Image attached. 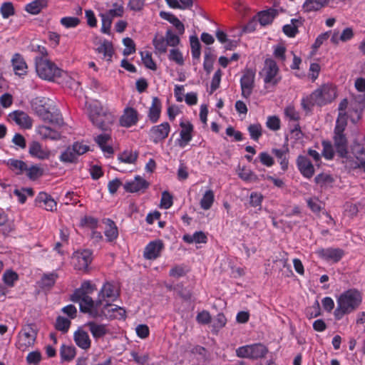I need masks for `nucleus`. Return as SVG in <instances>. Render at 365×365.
Masks as SVG:
<instances>
[{
	"label": "nucleus",
	"mask_w": 365,
	"mask_h": 365,
	"mask_svg": "<svg viewBox=\"0 0 365 365\" xmlns=\"http://www.w3.org/2000/svg\"><path fill=\"white\" fill-rule=\"evenodd\" d=\"M336 97V88L327 83L314 90L310 95L302 98L301 106L305 111H311L314 106H323L331 103Z\"/></svg>",
	"instance_id": "1"
},
{
	"label": "nucleus",
	"mask_w": 365,
	"mask_h": 365,
	"mask_svg": "<svg viewBox=\"0 0 365 365\" xmlns=\"http://www.w3.org/2000/svg\"><path fill=\"white\" fill-rule=\"evenodd\" d=\"M362 302V295L356 289H348L341 293L336 300V308L334 312L336 320L341 319L356 310Z\"/></svg>",
	"instance_id": "2"
},
{
	"label": "nucleus",
	"mask_w": 365,
	"mask_h": 365,
	"mask_svg": "<svg viewBox=\"0 0 365 365\" xmlns=\"http://www.w3.org/2000/svg\"><path fill=\"white\" fill-rule=\"evenodd\" d=\"M88 116L93 124L102 130H108L116 119L113 113L97 106L91 108Z\"/></svg>",
	"instance_id": "3"
},
{
	"label": "nucleus",
	"mask_w": 365,
	"mask_h": 365,
	"mask_svg": "<svg viewBox=\"0 0 365 365\" xmlns=\"http://www.w3.org/2000/svg\"><path fill=\"white\" fill-rule=\"evenodd\" d=\"M259 76L262 78L267 86L276 87L282 81L279 68L273 58H267L264 60L263 67L259 72Z\"/></svg>",
	"instance_id": "4"
},
{
	"label": "nucleus",
	"mask_w": 365,
	"mask_h": 365,
	"mask_svg": "<svg viewBox=\"0 0 365 365\" xmlns=\"http://www.w3.org/2000/svg\"><path fill=\"white\" fill-rule=\"evenodd\" d=\"M347 125V123L344 121V118L339 117L336 119V125L334 130V147L339 157H345L348 153V139L344 130Z\"/></svg>",
	"instance_id": "5"
},
{
	"label": "nucleus",
	"mask_w": 365,
	"mask_h": 365,
	"mask_svg": "<svg viewBox=\"0 0 365 365\" xmlns=\"http://www.w3.org/2000/svg\"><path fill=\"white\" fill-rule=\"evenodd\" d=\"M38 329L34 324H28L22 327L17 335L16 347L21 351H26L32 348L36 341Z\"/></svg>",
	"instance_id": "6"
},
{
	"label": "nucleus",
	"mask_w": 365,
	"mask_h": 365,
	"mask_svg": "<svg viewBox=\"0 0 365 365\" xmlns=\"http://www.w3.org/2000/svg\"><path fill=\"white\" fill-rule=\"evenodd\" d=\"M35 63L36 73L41 78L53 81L61 76V70L48 58L36 57Z\"/></svg>",
	"instance_id": "7"
},
{
	"label": "nucleus",
	"mask_w": 365,
	"mask_h": 365,
	"mask_svg": "<svg viewBox=\"0 0 365 365\" xmlns=\"http://www.w3.org/2000/svg\"><path fill=\"white\" fill-rule=\"evenodd\" d=\"M51 125H38L36 128L37 134L42 140H58L61 138V128L63 126L62 118L57 117L50 120Z\"/></svg>",
	"instance_id": "8"
},
{
	"label": "nucleus",
	"mask_w": 365,
	"mask_h": 365,
	"mask_svg": "<svg viewBox=\"0 0 365 365\" xmlns=\"http://www.w3.org/2000/svg\"><path fill=\"white\" fill-rule=\"evenodd\" d=\"M80 310L87 313L94 319H103L105 317L106 303L98 298L94 302L91 297H86L84 302H80Z\"/></svg>",
	"instance_id": "9"
},
{
	"label": "nucleus",
	"mask_w": 365,
	"mask_h": 365,
	"mask_svg": "<svg viewBox=\"0 0 365 365\" xmlns=\"http://www.w3.org/2000/svg\"><path fill=\"white\" fill-rule=\"evenodd\" d=\"M242 73L240 80L241 96L245 99H249L255 87L256 71L252 68H245Z\"/></svg>",
	"instance_id": "10"
},
{
	"label": "nucleus",
	"mask_w": 365,
	"mask_h": 365,
	"mask_svg": "<svg viewBox=\"0 0 365 365\" xmlns=\"http://www.w3.org/2000/svg\"><path fill=\"white\" fill-rule=\"evenodd\" d=\"M170 130V125L168 122L154 125L149 130V138L155 144L163 143L168 137Z\"/></svg>",
	"instance_id": "11"
},
{
	"label": "nucleus",
	"mask_w": 365,
	"mask_h": 365,
	"mask_svg": "<svg viewBox=\"0 0 365 365\" xmlns=\"http://www.w3.org/2000/svg\"><path fill=\"white\" fill-rule=\"evenodd\" d=\"M120 295V291L114 284L106 282L101 287L98 298L105 303L115 301Z\"/></svg>",
	"instance_id": "12"
},
{
	"label": "nucleus",
	"mask_w": 365,
	"mask_h": 365,
	"mask_svg": "<svg viewBox=\"0 0 365 365\" xmlns=\"http://www.w3.org/2000/svg\"><path fill=\"white\" fill-rule=\"evenodd\" d=\"M96 289V287L91 281L87 280L82 282L81 287L76 289L71 295V299L74 302H84L86 297H90L89 294H92Z\"/></svg>",
	"instance_id": "13"
},
{
	"label": "nucleus",
	"mask_w": 365,
	"mask_h": 365,
	"mask_svg": "<svg viewBox=\"0 0 365 365\" xmlns=\"http://www.w3.org/2000/svg\"><path fill=\"white\" fill-rule=\"evenodd\" d=\"M180 127V138L178 140V143L180 148H185L192 139L194 126L189 120H181Z\"/></svg>",
	"instance_id": "14"
},
{
	"label": "nucleus",
	"mask_w": 365,
	"mask_h": 365,
	"mask_svg": "<svg viewBox=\"0 0 365 365\" xmlns=\"http://www.w3.org/2000/svg\"><path fill=\"white\" fill-rule=\"evenodd\" d=\"M317 255L322 259L336 263L341 259L344 255V251L340 248H320L317 250Z\"/></svg>",
	"instance_id": "15"
},
{
	"label": "nucleus",
	"mask_w": 365,
	"mask_h": 365,
	"mask_svg": "<svg viewBox=\"0 0 365 365\" xmlns=\"http://www.w3.org/2000/svg\"><path fill=\"white\" fill-rule=\"evenodd\" d=\"M138 112L132 107H125L122 115L120 117L119 123L122 127L130 128L138 122Z\"/></svg>",
	"instance_id": "16"
},
{
	"label": "nucleus",
	"mask_w": 365,
	"mask_h": 365,
	"mask_svg": "<svg viewBox=\"0 0 365 365\" xmlns=\"http://www.w3.org/2000/svg\"><path fill=\"white\" fill-rule=\"evenodd\" d=\"M29 153L31 156L39 160H47L51 155V152L47 147H43L39 142L35 140L29 144Z\"/></svg>",
	"instance_id": "17"
},
{
	"label": "nucleus",
	"mask_w": 365,
	"mask_h": 365,
	"mask_svg": "<svg viewBox=\"0 0 365 365\" xmlns=\"http://www.w3.org/2000/svg\"><path fill=\"white\" fill-rule=\"evenodd\" d=\"M73 258L76 260V269L78 270L86 269L92 262V252L89 250H84L75 252Z\"/></svg>",
	"instance_id": "18"
},
{
	"label": "nucleus",
	"mask_w": 365,
	"mask_h": 365,
	"mask_svg": "<svg viewBox=\"0 0 365 365\" xmlns=\"http://www.w3.org/2000/svg\"><path fill=\"white\" fill-rule=\"evenodd\" d=\"M297 166L300 173L306 178H311L315 172L314 167L309 159L304 155H299Z\"/></svg>",
	"instance_id": "19"
},
{
	"label": "nucleus",
	"mask_w": 365,
	"mask_h": 365,
	"mask_svg": "<svg viewBox=\"0 0 365 365\" xmlns=\"http://www.w3.org/2000/svg\"><path fill=\"white\" fill-rule=\"evenodd\" d=\"M10 120L14 121L22 128L29 129L32 127V120L29 115L22 110H15L9 115Z\"/></svg>",
	"instance_id": "20"
},
{
	"label": "nucleus",
	"mask_w": 365,
	"mask_h": 365,
	"mask_svg": "<svg viewBox=\"0 0 365 365\" xmlns=\"http://www.w3.org/2000/svg\"><path fill=\"white\" fill-rule=\"evenodd\" d=\"M85 326L88 327L95 340H98L110 334L108 326L105 324H99L96 322H88Z\"/></svg>",
	"instance_id": "21"
},
{
	"label": "nucleus",
	"mask_w": 365,
	"mask_h": 365,
	"mask_svg": "<svg viewBox=\"0 0 365 365\" xmlns=\"http://www.w3.org/2000/svg\"><path fill=\"white\" fill-rule=\"evenodd\" d=\"M163 248V244L160 240L152 241L145 247L143 257L146 259H155L160 255Z\"/></svg>",
	"instance_id": "22"
},
{
	"label": "nucleus",
	"mask_w": 365,
	"mask_h": 365,
	"mask_svg": "<svg viewBox=\"0 0 365 365\" xmlns=\"http://www.w3.org/2000/svg\"><path fill=\"white\" fill-rule=\"evenodd\" d=\"M38 205L47 211L53 212L56 210L57 203L52 197L45 192L38 193L36 198Z\"/></svg>",
	"instance_id": "23"
},
{
	"label": "nucleus",
	"mask_w": 365,
	"mask_h": 365,
	"mask_svg": "<svg viewBox=\"0 0 365 365\" xmlns=\"http://www.w3.org/2000/svg\"><path fill=\"white\" fill-rule=\"evenodd\" d=\"M104 318L108 319H125L126 312L124 308L110 304L106 303V311Z\"/></svg>",
	"instance_id": "24"
},
{
	"label": "nucleus",
	"mask_w": 365,
	"mask_h": 365,
	"mask_svg": "<svg viewBox=\"0 0 365 365\" xmlns=\"http://www.w3.org/2000/svg\"><path fill=\"white\" fill-rule=\"evenodd\" d=\"M73 340L76 344L81 349L86 351L91 346V340L87 331L78 328L73 333Z\"/></svg>",
	"instance_id": "25"
},
{
	"label": "nucleus",
	"mask_w": 365,
	"mask_h": 365,
	"mask_svg": "<svg viewBox=\"0 0 365 365\" xmlns=\"http://www.w3.org/2000/svg\"><path fill=\"white\" fill-rule=\"evenodd\" d=\"M149 186V183L140 175L135 177L134 180L127 182L124 185V188L127 192H136L145 191Z\"/></svg>",
	"instance_id": "26"
},
{
	"label": "nucleus",
	"mask_w": 365,
	"mask_h": 365,
	"mask_svg": "<svg viewBox=\"0 0 365 365\" xmlns=\"http://www.w3.org/2000/svg\"><path fill=\"white\" fill-rule=\"evenodd\" d=\"M125 9L123 4L113 3L112 8L106 12H101L98 16L113 22L114 18L122 17L124 15Z\"/></svg>",
	"instance_id": "27"
},
{
	"label": "nucleus",
	"mask_w": 365,
	"mask_h": 365,
	"mask_svg": "<svg viewBox=\"0 0 365 365\" xmlns=\"http://www.w3.org/2000/svg\"><path fill=\"white\" fill-rule=\"evenodd\" d=\"M94 140L98 145L101 148V150L104 153V154H106L108 156L113 154V148L112 145L108 143L109 141L111 140V136L110 134H100L97 135Z\"/></svg>",
	"instance_id": "28"
},
{
	"label": "nucleus",
	"mask_w": 365,
	"mask_h": 365,
	"mask_svg": "<svg viewBox=\"0 0 365 365\" xmlns=\"http://www.w3.org/2000/svg\"><path fill=\"white\" fill-rule=\"evenodd\" d=\"M161 108L162 103L158 97H153L148 114V118L152 123H157L160 119Z\"/></svg>",
	"instance_id": "29"
},
{
	"label": "nucleus",
	"mask_w": 365,
	"mask_h": 365,
	"mask_svg": "<svg viewBox=\"0 0 365 365\" xmlns=\"http://www.w3.org/2000/svg\"><path fill=\"white\" fill-rule=\"evenodd\" d=\"M329 0H305L302 4V11L304 13L320 11L327 6Z\"/></svg>",
	"instance_id": "30"
},
{
	"label": "nucleus",
	"mask_w": 365,
	"mask_h": 365,
	"mask_svg": "<svg viewBox=\"0 0 365 365\" xmlns=\"http://www.w3.org/2000/svg\"><path fill=\"white\" fill-rule=\"evenodd\" d=\"M361 154L364 155V157H356L355 160L348 155L345 157L340 158L343 159V163H344L345 166L349 169L364 168L365 164V151L364 148L361 150Z\"/></svg>",
	"instance_id": "31"
},
{
	"label": "nucleus",
	"mask_w": 365,
	"mask_h": 365,
	"mask_svg": "<svg viewBox=\"0 0 365 365\" xmlns=\"http://www.w3.org/2000/svg\"><path fill=\"white\" fill-rule=\"evenodd\" d=\"M303 24V20L299 19H292L290 24H286L282 27L284 34L289 37L294 38L299 33L298 28Z\"/></svg>",
	"instance_id": "32"
},
{
	"label": "nucleus",
	"mask_w": 365,
	"mask_h": 365,
	"mask_svg": "<svg viewBox=\"0 0 365 365\" xmlns=\"http://www.w3.org/2000/svg\"><path fill=\"white\" fill-rule=\"evenodd\" d=\"M11 62L14 71L16 75H24L27 72V64L21 54L15 53Z\"/></svg>",
	"instance_id": "33"
},
{
	"label": "nucleus",
	"mask_w": 365,
	"mask_h": 365,
	"mask_svg": "<svg viewBox=\"0 0 365 365\" xmlns=\"http://www.w3.org/2000/svg\"><path fill=\"white\" fill-rule=\"evenodd\" d=\"M277 14L278 12L274 9L262 11L257 14L258 21L262 26H267L272 23Z\"/></svg>",
	"instance_id": "34"
},
{
	"label": "nucleus",
	"mask_w": 365,
	"mask_h": 365,
	"mask_svg": "<svg viewBox=\"0 0 365 365\" xmlns=\"http://www.w3.org/2000/svg\"><path fill=\"white\" fill-rule=\"evenodd\" d=\"M104 222L106 225L104 234L107 241L113 242L118 237V230L115 223L109 218L106 219Z\"/></svg>",
	"instance_id": "35"
},
{
	"label": "nucleus",
	"mask_w": 365,
	"mask_h": 365,
	"mask_svg": "<svg viewBox=\"0 0 365 365\" xmlns=\"http://www.w3.org/2000/svg\"><path fill=\"white\" fill-rule=\"evenodd\" d=\"M272 153L278 159L281 168L283 171H286L288 169L289 165V150L288 148L277 149L274 148L272 150Z\"/></svg>",
	"instance_id": "36"
},
{
	"label": "nucleus",
	"mask_w": 365,
	"mask_h": 365,
	"mask_svg": "<svg viewBox=\"0 0 365 365\" xmlns=\"http://www.w3.org/2000/svg\"><path fill=\"white\" fill-rule=\"evenodd\" d=\"M48 6V0H34L25 6V10L31 14H38Z\"/></svg>",
	"instance_id": "37"
},
{
	"label": "nucleus",
	"mask_w": 365,
	"mask_h": 365,
	"mask_svg": "<svg viewBox=\"0 0 365 365\" xmlns=\"http://www.w3.org/2000/svg\"><path fill=\"white\" fill-rule=\"evenodd\" d=\"M315 182L321 187H331L335 182L332 175L327 173H322L317 175L314 178Z\"/></svg>",
	"instance_id": "38"
},
{
	"label": "nucleus",
	"mask_w": 365,
	"mask_h": 365,
	"mask_svg": "<svg viewBox=\"0 0 365 365\" xmlns=\"http://www.w3.org/2000/svg\"><path fill=\"white\" fill-rule=\"evenodd\" d=\"M190 47H191V53L193 58V63L197 64L200 61V58L201 55L200 51V43L199 39L195 36H192L190 38Z\"/></svg>",
	"instance_id": "39"
},
{
	"label": "nucleus",
	"mask_w": 365,
	"mask_h": 365,
	"mask_svg": "<svg viewBox=\"0 0 365 365\" xmlns=\"http://www.w3.org/2000/svg\"><path fill=\"white\" fill-rule=\"evenodd\" d=\"M7 166L17 175L23 174L27 170V165L25 162L16 160L9 159L6 162Z\"/></svg>",
	"instance_id": "40"
},
{
	"label": "nucleus",
	"mask_w": 365,
	"mask_h": 365,
	"mask_svg": "<svg viewBox=\"0 0 365 365\" xmlns=\"http://www.w3.org/2000/svg\"><path fill=\"white\" fill-rule=\"evenodd\" d=\"M250 359L263 358L268 352L267 348L262 344H250Z\"/></svg>",
	"instance_id": "41"
},
{
	"label": "nucleus",
	"mask_w": 365,
	"mask_h": 365,
	"mask_svg": "<svg viewBox=\"0 0 365 365\" xmlns=\"http://www.w3.org/2000/svg\"><path fill=\"white\" fill-rule=\"evenodd\" d=\"M138 157V153L132 150H125L119 154L118 159L121 163L135 164Z\"/></svg>",
	"instance_id": "42"
},
{
	"label": "nucleus",
	"mask_w": 365,
	"mask_h": 365,
	"mask_svg": "<svg viewBox=\"0 0 365 365\" xmlns=\"http://www.w3.org/2000/svg\"><path fill=\"white\" fill-rule=\"evenodd\" d=\"M182 240L187 243H206L207 241V237L206 235L202 232H195L193 235H184L182 237Z\"/></svg>",
	"instance_id": "43"
},
{
	"label": "nucleus",
	"mask_w": 365,
	"mask_h": 365,
	"mask_svg": "<svg viewBox=\"0 0 365 365\" xmlns=\"http://www.w3.org/2000/svg\"><path fill=\"white\" fill-rule=\"evenodd\" d=\"M160 16L172 24L178 31L180 34H182L184 33L185 27L183 24L175 15L169 13L161 12Z\"/></svg>",
	"instance_id": "44"
},
{
	"label": "nucleus",
	"mask_w": 365,
	"mask_h": 365,
	"mask_svg": "<svg viewBox=\"0 0 365 365\" xmlns=\"http://www.w3.org/2000/svg\"><path fill=\"white\" fill-rule=\"evenodd\" d=\"M284 115L287 120L294 123L299 122L301 118L299 112L292 104H289L284 108Z\"/></svg>",
	"instance_id": "45"
},
{
	"label": "nucleus",
	"mask_w": 365,
	"mask_h": 365,
	"mask_svg": "<svg viewBox=\"0 0 365 365\" xmlns=\"http://www.w3.org/2000/svg\"><path fill=\"white\" fill-rule=\"evenodd\" d=\"M96 51L98 53L102 54L108 61L111 60L113 53V48L112 43L108 41H104L101 43L96 48Z\"/></svg>",
	"instance_id": "46"
},
{
	"label": "nucleus",
	"mask_w": 365,
	"mask_h": 365,
	"mask_svg": "<svg viewBox=\"0 0 365 365\" xmlns=\"http://www.w3.org/2000/svg\"><path fill=\"white\" fill-rule=\"evenodd\" d=\"M215 200V195L212 190H207L205 194L203 195L200 202V205L202 209L205 210H209Z\"/></svg>",
	"instance_id": "47"
},
{
	"label": "nucleus",
	"mask_w": 365,
	"mask_h": 365,
	"mask_svg": "<svg viewBox=\"0 0 365 365\" xmlns=\"http://www.w3.org/2000/svg\"><path fill=\"white\" fill-rule=\"evenodd\" d=\"M166 39L163 36H155L153 40V44L155 49V52L160 54L165 53L168 46L166 43Z\"/></svg>",
	"instance_id": "48"
},
{
	"label": "nucleus",
	"mask_w": 365,
	"mask_h": 365,
	"mask_svg": "<svg viewBox=\"0 0 365 365\" xmlns=\"http://www.w3.org/2000/svg\"><path fill=\"white\" fill-rule=\"evenodd\" d=\"M286 51L287 48L283 43H278L273 46V56L282 63L286 61Z\"/></svg>",
	"instance_id": "49"
},
{
	"label": "nucleus",
	"mask_w": 365,
	"mask_h": 365,
	"mask_svg": "<svg viewBox=\"0 0 365 365\" xmlns=\"http://www.w3.org/2000/svg\"><path fill=\"white\" fill-rule=\"evenodd\" d=\"M250 138L258 141L262 135V126L259 123L250 124L247 128Z\"/></svg>",
	"instance_id": "50"
},
{
	"label": "nucleus",
	"mask_w": 365,
	"mask_h": 365,
	"mask_svg": "<svg viewBox=\"0 0 365 365\" xmlns=\"http://www.w3.org/2000/svg\"><path fill=\"white\" fill-rule=\"evenodd\" d=\"M77 156L75 154V152L73 150V148L71 147H68L61 154L59 159L63 163H75L77 160Z\"/></svg>",
	"instance_id": "51"
},
{
	"label": "nucleus",
	"mask_w": 365,
	"mask_h": 365,
	"mask_svg": "<svg viewBox=\"0 0 365 365\" xmlns=\"http://www.w3.org/2000/svg\"><path fill=\"white\" fill-rule=\"evenodd\" d=\"M141 59L144 66L152 71L157 70V66L152 58V53L149 51L140 52Z\"/></svg>",
	"instance_id": "52"
},
{
	"label": "nucleus",
	"mask_w": 365,
	"mask_h": 365,
	"mask_svg": "<svg viewBox=\"0 0 365 365\" xmlns=\"http://www.w3.org/2000/svg\"><path fill=\"white\" fill-rule=\"evenodd\" d=\"M76 348L73 346L63 345L61 349V356L65 361H71L76 356Z\"/></svg>",
	"instance_id": "53"
},
{
	"label": "nucleus",
	"mask_w": 365,
	"mask_h": 365,
	"mask_svg": "<svg viewBox=\"0 0 365 365\" xmlns=\"http://www.w3.org/2000/svg\"><path fill=\"white\" fill-rule=\"evenodd\" d=\"M3 281L8 287H13L15 282L19 279V276L16 272L11 269L6 270L3 274Z\"/></svg>",
	"instance_id": "54"
},
{
	"label": "nucleus",
	"mask_w": 365,
	"mask_h": 365,
	"mask_svg": "<svg viewBox=\"0 0 365 365\" xmlns=\"http://www.w3.org/2000/svg\"><path fill=\"white\" fill-rule=\"evenodd\" d=\"M58 275L56 273L45 274L41 277L40 286L41 287H51L54 285Z\"/></svg>",
	"instance_id": "55"
},
{
	"label": "nucleus",
	"mask_w": 365,
	"mask_h": 365,
	"mask_svg": "<svg viewBox=\"0 0 365 365\" xmlns=\"http://www.w3.org/2000/svg\"><path fill=\"white\" fill-rule=\"evenodd\" d=\"M98 225L97 218L91 216H84L81 219L80 226L82 227H88L91 230H96Z\"/></svg>",
	"instance_id": "56"
},
{
	"label": "nucleus",
	"mask_w": 365,
	"mask_h": 365,
	"mask_svg": "<svg viewBox=\"0 0 365 365\" xmlns=\"http://www.w3.org/2000/svg\"><path fill=\"white\" fill-rule=\"evenodd\" d=\"M0 13L4 19L14 16L15 9L13 4L10 1L3 3L0 7Z\"/></svg>",
	"instance_id": "57"
},
{
	"label": "nucleus",
	"mask_w": 365,
	"mask_h": 365,
	"mask_svg": "<svg viewBox=\"0 0 365 365\" xmlns=\"http://www.w3.org/2000/svg\"><path fill=\"white\" fill-rule=\"evenodd\" d=\"M323 150L322 156L327 160H331L334 156V150L331 143L329 141L324 140L322 143Z\"/></svg>",
	"instance_id": "58"
},
{
	"label": "nucleus",
	"mask_w": 365,
	"mask_h": 365,
	"mask_svg": "<svg viewBox=\"0 0 365 365\" xmlns=\"http://www.w3.org/2000/svg\"><path fill=\"white\" fill-rule=\"evenodd\" d=\"M26 175L31 180H36L43 174V170L42 168L37 165H32L30 168L27 167V170H26Z\"/></svg>",
	"instance_id": "59"
},
{
	"label": "nucleus",
	"mask_w": 365,
	"mask_h": 365,
	"mask_svg": "<svg viewBox=\"0 0 365 365\" xmlns=\"http://www.w3.org/2000/svg\"><path fill=\"white\" fill-rule=\"evenodd\" d=\"M173 203V195L168 191H164L162 193L160 200V207L163 209H169Z\"/></svg>",
	"instance_id": "60"
},
{
	"label": "nucleus",
	"mask_w": 365,
	"mask_h": 365,
	"mask_svg": "<svg viewBox=\"0 0 365 365\" xmlns=\"http://www.w3.org/2000/svg\"><path fill=\"white\" fill-rule=\"evenodd\" d=\"M71 325V321L63 317H58L56 322V329L63 332H67Z\"/></svg>",
	"instance_id": "61"
},
{
	"label": "nucleus",
	"mask_w": 365,
	"mask_h": 365,
	"mask_svg": "<svg viewBox=\"0 0 365 365\" xmlns=\"http://www.w3.org/2000/svg\"><path fill=\"white\" fill-rule=\"evenodd\" d=\"M60 22L61 25L67 29L75 28L80 24V19L77 17L66 16L61 18Z\"/></svg>",
	"instance_id": "62"
},
{
	"label": "nucleus",
	"mask_w": 365,
	"mask_h": 365,
	"mask_svg": "<svg viewBox=\"0 0 365 365\" xmlns=\"http://www.w3.org/2000/svg\"><path fill=\"white\" fill-rule=\"evenodd\" d=\"M165 38L168 46L175 47L180 41V39L178 35L174 34L171 30H168L165 33Z\"/></svg>",
	"instance_id": "63"
},
{
	"label": "nucleus",
	"mask_w": 365,
	"mask_h": 365,
	"mask_svg": "<svg viewBox=\"0 0 365 365\" xmlns=\"http://www.w3.org/2000/svg\"><path fill=\"white\" fill-rule=\"evenodd\" d=\"M168 58L170 61L175 62L177 64L182 66L184 64V58L182 53L179 49L173 48L170 51Z\"/></svg>",
	"instance_id": "64"
}]
</instances>
